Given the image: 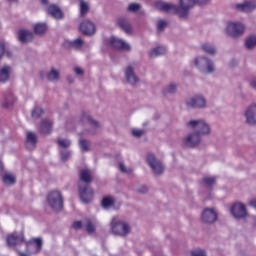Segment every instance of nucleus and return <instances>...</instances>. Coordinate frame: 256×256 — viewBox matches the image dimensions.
<instances>
[{
	"label": "nucleus",
	"mask_w": 256,
	"mask_h": 256,
	"mask_svg": "<svg viewBox=\"0 0 256 256\" xmlns=\"http://www.w3.org/2000/svg\"><path fill=\"white\" fill-rule=\"evenodd\" d=\"M42 5H45L46 7L49 5V0H40Z\"/></svg>",
	"instance_id": "55"
},
{
	"label": "nucleus",
	"mask_w": 256,
	"mask_h": 256,
	"mask_svg": "<svg viewBox=\"0 0 256 256\" xmlns=\"http://www.w3.org/2000/svg\"><path fill=\"white\" fill-rule=\"evenodd\" d=\"M143 133H145V131L141 130V129H133L132 130V135L134 137H141V135H143Z\"/></svg>",
	"instance_id": "49"
},
{
	"label": "nucleus",
	"mask_w": 256,
	"mask_h": 256,
	"mask_svg": "<svg viewBox=\"0 0 256 256\" xmlns=\"http://www.w3.org/2000/svg\"><path fill=\"white\" fill-rule=\"evenodd\" d=\"M80 31H82L83 35H95V24L89 20H85L80 24Z\"/></svg>",
	"instance_id": "19"
},
{
	"label": "nucleus",
	"mask_w": 256,
	"mask_h": 256,
	"mask_svg": "<svg viewBox=\"0 0 256 256\" xmlns=\"http://www.w3.org/2000/svg\"><path fill=\"white\" fill-rule=\"evenodd\" d=\"M141 9V4L139 3H132L128 6V11L135 13Z\"/></svg>",
	"instance_id": "43"
},
{
	"label": "nucleus",
	"mask_w": 256,
	"mask_h": 256,
	"mask_svg": "<svg viewBox=\"0 0 256 256\" xmlns=\"http://www.w3.org/2000/svg\"><path fill=\"white\" fill-rule=\"evenodd\" d=\"M84 229L89 235H93L95 231L97 230V226L99 225V222L96 219H85L83 221Z\"/></svg>",
	"instance_id": "20"
},
{
	"label": "nucleus",
	"mask_w": 256,
	"mask_h": 256,
	"mask_svg": "<svg viewBox=\"0 0 256 256\" xmlns=\"http://www.w3.org/2000/svg\"><path fill=\"white\" fill-rule=\"evenodd\" d=\"M47 12L49 13V15H51L55 19H62L63 18V12L61 11V8L58 7L55 4L49 5L48 8H47Z\"/></svg>",
	"instance_id": "24"
},
{
	"label": "nucleus",
	"mask_w": 256,
	"mask_h": 256,
	"mask_svg": "<svg viewBox=\"0 0 256 256\" xmlns=\"http://www.w3.org/2000/svg\"><path fill=\"white\" fill-rule=\"evenodd\" d=\"M249 85H250V87H252V89H255V91H256V78H252L249 81Z\"/></svg>",
	"instance_id": "51"
},
{
	"label": "nucleus",
	"mask_w": 256,
	"mask_h": 256,
	"mask_svg": "<svg viewBox=\"0 0 256 256\" xmlns=\"http://www.w3.org/2000/svg\"><path fill=\"white\" fill-rule=\"evenodd\" d=\"M59 70L55 68H51V70L47 74L48 81H59Z\"/></svg>",
	"instance_id": "31"
},
{
	"label": "nucleus",
	"mask_w": 256,
	"mask_h": 256,
	"mask_svg": "<svg viewBox=\"0 0 256 256\" xmlns=\"http://www.w3.org/2000/svg\"><path fill=\"white\" fill-rule=\"evenodd\" d=\"M20 256H27L26 254H24V253H20Z\"/></svg>",
	"instance_id": "58"
},
{
	"label": "nucleus",
	"mask_w": 256,
	"mask_h": 256,
	"mask_svg": "<svg viewBox=\"0 0 256 256\" xmlns=\"http://www.w3.org/2000/svg\"><path fill=\"white\" fill-rule=\"evenodd\" d=\"M61 161H69L71 159V152L66 150H60Z\"/></svg>",
	"instance_id": "41"
},
{
	"label": "nucleus",
	"mask_w": 256,
	"mask_h": 256,
	"mask_svg": "<svg viewBox=\"0 0 256 256\" xmlns=\"http://www.w3.org/2000/svg\"><path fill=\"white\" fill-rule=\"evenodd\" d=\"M79 145L81 151H89V143L87 140H80Z\"/></svg>",
	"instance_id": "46"
},
{
	"label": "nucleus",
	"mask_w": 256,
	"mask_h": 256,
	"mask_svg": "<svg viewBox=\"0 0 256 256\" xmlns=\"http://www.w3.org/2000/svg\"><path fill=\"white\" fill-rule=\"evenodd\" d=\"M27 253H39L43 247V240L41 238H34L26 243Z\"/></svg>",
	"instance_id": "16"
},
{
	"label": "nucleus",
	"mask_w": 256,
	"mask_h": 256,
	"mask_svg": "<svg viewBox=\"0 0 256 256\" xmlns=\"http://www.w3.org/2000/svg\"><path fill=\"white\" fill-rule=\"evenodd\" d=\"M194 65L200 73L204 75H211L215 73V62L205 56H197L194 58Z\"/></svg>",
	"instance_id": "4"
},
{
	"label": "nucleus",
	"mask_w": 256,
	"mask_h": 256,
	"mask_svg": "<svg viewBox=\"0 0 256 256\" xmlns=\"http://www.w3.org/2000/svg\"><path fill=\"white\" fill-rule=\"evenodd\" d=\"M124 76L129 83V85H132V87H135V85H139V76L135 73V65H128L124 70Z\"/></svg>",
	"instance_id": "11"
},
{
	"label": "nucleus",
	"mask_w": 256,
	"mask_h": 256,
	"mask_svg": "<svg viewBox=\"0 0 256 256\" xmlns=\"http://www.w3.org/2000/svg\"><path fill=\"white\" fill-rule=\"evenodd\" d=\"M65 46L72 47L73 49H81L83 47V40L78 38L74 41H66Z\"/></svg>",
	"instance_id": "28"
},
{
	"label": "nucleus",
	"mask_w": 256,
	"mask_h": 256,
	"mask_svg": "<svg viewBox=\"0 0 256 256\" xmlns=\"http://www.w3.org/2000/svg\"><path fill=\"white\" fill-rule=\"evenodd\" d=\"M199 143H201V136L197 132L188 134L183 140L185 147H197Z\"/></svg>",
	"instance_id": "14"
},
{
	"label": "nucleus",
	"mask_w": 256,
	"mask_h": 256,
	"mask_svg": "<svg viewBox=\"0 0 256 256\" xmlns=\"http://www.w3.org/2000/svg\"><path fill=\"white\" fill-rule=\"evenodd\" d=\"M245 117L249 125H256V103H252L246 108Z\"/></svg>",
	"instance_id": "17"
},
{
	"label": "nucleus",
	"mask_w": 256,
	"mask_h": 256,
	"mask_svg": "<svg viewBox=\"0 0 256 256\" xmlns=\"http://www.w3.org/2000/svg\"><path fill=\"white\" fill-rule=\"evenodd\" d=\"M89 13V4L83 0H80V15L85 17Z\"/></svg>",
	"instance_id": "36"
},
{
	"label": "nucleus",
	"mask_w": 256,
	"mask_h": 256,
	"mask_svg": "<svg viewBox=\"0 0 256 256\" xmlns=\"http://www.w3.org/2000/svg\"><path fill=\"white\" fill-rule=\"evenodd\" d=\"M18 39L20 43H28V41H33V33L29 30H20L18 33Z\"/></svg>",
	"instance_id": "25"
},
{
	"label": "nucleus",
	"mask_w": 256,
	"mask_h": 256,
	"mask_svg": "<svg viewBox=\"0 0 256 256\" xmlns=\"http://www.w3.org/2000/svg\"><path fill=\"white\" fill-rule=\"evenodd\" d=\"M10 76H11V67L4 66L0 69V83H5L9 81Z\"/></svg>",
	"instance_id": "27"
},
{
	"label": "nucleus",
	"mask_w": 256,
	"mask_h": 256,
	"mask_svg": "<svg viewBox=\"0 0 256 256\" xmlns=\"http://www.w3.org/2000/svg\"><path fill=\"white\" fill-rule=\"evenodd\" d=\"M186 127L194 129L200 137L211 135V126L204 119L190 120L186 123Z\"/></svg>",
	"instance_id": "5"
},
{
	"label": "nucleus",
	"mask_w": 256,
	"mask_h": 256,
	"mask_svg": "<svg viewBox=\"0 0 256 256\" xmlns=\"http://www.w3.org/2000/svg\"><path fill=\"white\" fill-rule=\"evenodd\" d=\"M58 145L63 149H68V147H71V140L60 138L58 139Z\"/></svg>",
	"instance_id": "38"
},
{
	"label": "nucleus",
	"mask_w": 256,
	"mask_h": 256,
	"mask_svg": "<svg viewBox=\"0 0 256 256\" xmlns=\"http://www.w3.org/2000/svg\"><path fill=\"white\" fill-rule=\"evenodd\" d=\"M113 205H115L114 197L106 196L102 199V207L104 209H111V207H113Z\"/></svg>",
	"instance_id": "29"
},
{
	"label": "nucleus",
	"mask_w": 256,
	"mask_h": 256,
	"mask_svg": "<svg viewBox=\"0 0 256 256\" xmlns=\"http://www.w3.org/2000/svg\"><path fill=\"white\" fill-rule=\"evenodd\" d=\"M5 55V42L0 40V59Z\"/></svg>",
	"instance_id": "50"
},
{
	"label": "nucleus",
	"mask_w": 256,
	"mask_h": 256,
	"mask_svg": "<svg viewBox=\"0 0 256 256\" xmlns=\"http://www.w3.org/2000/svg\"><path fill=\"white\" fill-rule=\"evenodd\" d=\"M167 27V21L165 20H160L157 23V31L159 33H161V31H163V29H165Z\"/></svg>",
	"instance_id": "45"
},
{
	"label": "nucleus",
	"mask_w": 256,
	"mask_h": 256,
	"mask_svg": "<svg viewBox=\"0 0 256 256\" xmlns=\"http://www.w3.org/2000/svg\"><path fill=\"white\" fill-rule=\"evenodd\" d=\"M191 255L192 256H207V254L204 252V250H201V249L192 251Z\"/></svg>",
	"instance_id": "48"
},
{
	"label": "nucleus",
	"mask_w": 256,
	"mask_h": 256,
	"mask_svg": "<svg viewBox=\"0 0 256 256\" xmlns=\"http://www.w3.org/2000/svg\"><path fill=\"white\" fill-rule=\"evenodd\" d=\"M41 115H43V109H41V107H35L32 110L33 119H39V117H41Z\"/></svg>",
	"instance_id": "42"
},
{
	"label": "nucleus",
	"mask_w": 256,
	"mask_h": 256,
	"mask_svg": "<svg viewBox=\"0 0 256 256\" xmlns=\"http://www.w3.org/2000/svg\"><path fill=\"white\" fill-rule=\"evenodd\" d=\"M118 25L121 27V29H123V31H125V33H131V24H129L125 18H120L118 20Z\"/></svg>",
	"instance_id": "30"
},
{
	"label": "nucleus",
	"mask_w": 256,
	"mask_h": 256,
	"mask_svg": "<svg viewBox=\"0 0 256 256\" xmlns=\"http://www.w3.org/2000/svg\"><path fill=\"white\" fill-rule=\"evenodd\" d=\"M93 181L91 171L83 169L80 171L79 193L82 203H90L93 200V189L89 187V183Z\"/></svg>",
	"instance_id": "2"
},
{
	"label": "nucleus",
	"mask_w": 256,
	"mask_h": 256,
	"mask_svg": "<svg viewBox=\"0 0 256 256\" xmlns=\"http://www.w3.org/2000/svg\"><path fill=\"white\" fill-rule=\"evenodd\" d=\"M45 31H47V24L45 23H38L34 26V33H36V35H43Z\"/></svg>",
	"instance_id": "33"
},
{
	"label": "nucleus",
	"mask_w": 256,
	"mask_h": 256,
	"mask_svg": "<svg viewBox=\"0 0 256 256\" xmlns=\"http://www.w3.org/2000/svg\"><path fill=\"white\" fill-rule=\"evenodd\" d=\"M175 91H177V84L171 83L164 88L163 93L167 95V93H175Z\"/></svg>",
	"instance_id": "39"
},
{
	"label": "nucleus",
	"mask_w": 256,
	"mask_h": 256,
	"mask_svg": "<svg viewBox=\"0 0 256 256\" xmlns=\"http://www.w3.org/2000/svg\"><path fill=\"white\" fill-rule=\"evenodd\" d=\"M225 32L229 37H241L245 33V24L239 21H229L226 24Z\"/></svg>",
	"instance_id": "7"
},
{
	"label": "nucleus",
	"mask_w": 256,
	"mask_h": 256,
	"mask_svg": "<svg viewBox=\"0 0 256 256\" xmlns=\"http://www.w3.org/2000/svg\"><path fill=\"white\" fill-rule=\"evenodd\" d=\"M7 57H11V53L7 52Z\"/></svg>",
	"instance_id": "57"
},
{
	"label": "nucleus",
	"mask_w": 256,
	"mask_h": 256,
	"mask_svg": "<svg viewBox=\"0 0 256 256\" xmlns=\"http://www.w3.org/2000/svg\"><path fill=\"white\" fill-rule=\"evenodd\" d=\"M74 71H75L76 75H81L83 73V69H81L80 67H75Z\"/></svg>",
	"instance_id": "52"
},
{
	"label": "nucleus",
	"mask_w": 256,
	"mask_h": 256,
	"mask_svg": "<svg viewBox=\"0 0 256 256\" xmlns=\"http://www.w3.org/2000/svg\"><path fill=\"white\" fill-rule=\"evenodd\" d=\"M250 207H253L254 209H256V199H253L249 202Z\"/></svg>",
	"instance_id": "54"
},
{
	"label": "nucleus",
	"mask_w": 256,
	"mask_h": 256,
	"mask_svg": "<svg viewBox=\"0 0 256 256\" xmlns=\"http://www.w3.org/2000/svg\"><path fill=\"white\" fill-rule=\"evenodd\" d=\"M37 147V134L35 132H27L26 133V148L29 151H33Z\"/></svg>",
	"instance_id": "23"
},
{
	"label": "nucleus",
	"mask_w": 256,
	"mask_h": 256,
	"mask_svg": "<svg viewBox=\"0 0 256 256\" xmlns=\"http://www.w3.org/2000/svg\"><path fill=\"white\" fill-rule=\"evenodd\" d=\"M6 241L8 247H15L16 245H19V243H23L25 238L23 237V234L13 233L7 237Z\"/></svg>",
	"instance_id": "21"
},
{
	"label": "nucleus",
	"mask_w": 256,
	"mask_h": 256,
	"mask_svg": "<svg viewBox=\"0 0 256 256\" xmlns=\"http://www.w3.org/2000/svg\"><path fill=\"white\" fill-rule=\"evenodd\" d=\"M39 131L42 135H49L53 131V121L51 119H43L40 123Z\"/></svg>",
	"instance_id": "22"
},
{
	"label": "nucleus",
	"mask_w": 256,
	"mask_h": 256,
	"mask_svg": "<svg viewBox=\"0 0 256 256\" xmlns=\"http://www.w3.org/2000/svg\"><path fill=\"white\" fill-rule=\"evenodd\" d=\"M80 121L82 125H85V127H89V130H87V133L89 135H95L96 133H99V131H101V125L99 124V122L91 118V114H89V112H83Z\"/></svg>",
	"instance_id": "6"
},
{
	"label": "nucleus",
	"mask_w": 256,
	"mask_h": 256,
	"mask_svg": "<svg viewBox=\"0 0 256 256\" xmlns=\"http://www.w3.org/2000/svg\"><path fill=\"white\" fill-rule=\"evenodd\" d=\"M201 219L203 223H215L217 221V210L214 208H206L203 210Z\"/></svg>",
	"instance_id": "13"
},
{
	"label": "nucleus",
	"mask_w": 256,
	"mask_h": 256,
	"mask_svg": "<svg viewBox=\"0 0 256 256\" xmlns=\"http://www.w3.org/2000/svg\"><path fill=\"white\" fill-rule=\"evenodd\" d=\"M235 9H237V11H242L243 13H251V11H255L256 9V1L252 0L236 4Z\"/></svg>",
	"instance_id": "18"
},
{
	"label": "nucleus",
	"mask_w": 256,
	"mask_h": 256,
	"mask_svg": "<svg viewBox=\"0 0 256 256\" xmlns=\"http://www.w3.org/2000/svg\"><path fill=\"white\" fill-rule=\"evenodd\" d=\"M245 47L246 49H253V47H256V36H249L245 40Z\"/></svg>",
	"instance_id": "35"
},
{
	"label": "nucleus",
	"mask_w": 256,
	"mask_h": 256,
	"mask_svg": "<svg viewBox=\"0 0 256 256\" xmlns=\"http://www.w3.org/2000/svg\"><path fill=\"white\" fill-rule=\"evenodd\" d=\"M165 53H167V48H165V46H157L150 50L149 58L155 59V57H160V55H165Z\"/></svg>",
	"instance_id": "26"
},
{
	"label": "nucleus",
	"mask_w": 256,
	"mask_h": 256,
	"mask_svg": "<svg viewBox=\"0 0 256 256\" xmlns=\"http://www.w3.org/2000/svg\"><path fill=\"white\" fill-rule=\"evenodd\" d=\"M231 213L235 219H243L247 215V209L243 203L237 202L231 207Z\"/></svg>",
	"instance_id": "15"
},
{
	"label": "nucleus",
	"mask_w": 256,
	"mask_h": 256,
	"mask_svg": "<svg viewBox=\"0 0 256 256\" xmlns=\"http://www.w3.org/2000/svg\"><path fill=\"white\" fill-rule=\"evenodd\" d=\"M11 1H17V0H11Z\"/></svg>",
	"instance_id": "59"
},
{
	"label": "nucleus",
	"mask_w": 256,
	"mask_h": 256,
	"mask_svg": "<svg viewBox=\"0 0 256 256\" xmlns=\"http://www.w3.org/2000/svg\"><path fill=\"white\" fill-rule=\"evenodd\" d=\"M202 50L204 51V53H207L208 55H215V53H217L215 46H213L210 43H204L202 45Z\"/></svg>",
	"instance_id": "32"
},
{
	"label": "nucleus",
	"mask_w": 256,
	"mask_h": 256,
	"mask_svg": "<svg viewBox=\"0 0 256 256\" xmlns=\"http://www.w3.org/2000/svg\"><path fill=\"white\" fill-rule=\"evenodd\" d=\"M138 191H139V193H147V186H140Z\"/></svg>",
	"instance_id": "53"
},
{
	"label": "nucleus",
	"mask_w": 256,
	"mask_h": 256,
	"mask_svg": "<svg viewBox=\"0 0 256 256\" xmlns=\"http://www.w3.org/2000/svg\"><path fill=\"white\" fill-rule=\"evenodd\" d=\"M187 107H192V109H205L207 107V99L201 94H197L186 100Z\"/></svg>",
	"instance_id": "9"
},
{
	"label": "nucleus",
	"mask_w": 256,
	"mask_h": 256,
	"mask_svg": "<svg viewBox=\"0 0 256 256\" xmlns=\"http://www.w3.org/2000/svg\"><path fill=\"white\" fill-rule=\"evenodd\" d=\"M72 227H73V229H75L76 231H78V229H83V227H85V226H84L83 222H81V221H76V222H74V223L72 224Z\"/></svg>",
	"instance_id": "47"
},
{
	"label": "nucleus",
	"mask_w": 256,
	"mask_h": 256,
	"mask_svg": "<svg viewBox=\"0 0 256 256\" xmlns=\"http://www.w3.org/2000/svg\"><path fill=\"white\" fill-rule=\"evenodd\" d=\"M6 105L5 107H9V105H12V103H15V96H13L12 93H9L6 97Z\"/></svg>",
	"instance_id": "44"
},
{
	"label": "nucleus",
	"mask_w": 256,
	"mask_h": 256,
	"mask_svg": "<svg viewBox=\"0 0 256 256\" xmlns=\"http://www.w3.org/2000/svg\"><path fill=\"white\" fill-rule=\"evenodd\" d=\"M109 44L111 47H114V49H119L120 51H131V45L117 37H111L109 39Z\"/></svg>",
	"instance_id": "12"
},
{
	"label": "nucleus",
	"mask_w": 256,
	"mask_h": 256,
	"mask_svg": "<svg viewBox=\"0 0 256 256\" xmlns=\"http://www.w3.org/2000/svg\"><path fill=\"white\" fill-rule=\"evenodd\" d=\"M15 180L16 178L13 174L6 173L3 175V183H5V185H14Z\"/></svg>",
	"instance_id": "34"
},
{
	"label": "nucleus",
	"mask_w": 256,
	"mask_h": 256,
	"mask_svg": "<svg viewBox=\"0 0 256 256\" xmlns=\"http://www.w3.org/2000/svg\"><path fill=\"white\" fill-rule=\"evenodd\" d=\"M216 181H217V178H215L213 176L204 177V184L206 185V187H213V185H215Z\"/></svg>",
	"instance_id": "37"
},
{
	"label": "nucleus",
	"mask_w": 256,
	"mask_h": 256,
	"mask_svg": "<svg viewBox=\"0 0 256 256\" xmlns=\"http://www.w3.org/2000/svg\"><path fill=\"white\" fill-rule=\"evenodd\" d=\"M196 3L198 5H205V3H209V0H179V6L167 2H160L157 3V7L160 11L177 13L181 19H186L189 16V9H193Z\"/></svg>",
	"instance_id": "1"
},
{
	"label": "nucleus",
	"mask_w": 256,
	"mask_h": 256,
	"mask_svg": "<svg viewBox=\"0 0 256 256\" xmlns=\"http://www.w3.org/2000/svg\"><path fill=\"white\" fill-rule=\"evenodd\" d=\"M146 161L155 175H161V173L165 171V166H163V163L157 160L153 154H148Z\"/></svg>",
	"instance_id": "10"
},
{
	"label": "nucleus",
	"mask_w": 256,
	"mask_h": 256,
	"mask_svg": "<svg viewBox=\"0 0 256 256\" xmlns=\"http://www.w3.org/2000/svg\"><path fill=\"white\" fill-rule=\"evenodd\" d=\"M3 171V163L0 161V173Z\"/></svg>",
	"instance_id": "56"
},
{
	"label": "nucleus",
	"mask_w": 256,
	"mask_h": 256,
	"mask_svg": "<svg viewBox=\"0 0 256 256\" xmlns=\"http://www.w3.org/2000/svg\"><path fill=\"white\" fill-rule=\"evenodd\" d=\"M48 203L52 209L59 211L63 209V196L61 192L54 190L48 194Z\"/></svg>",
	"instance_id": "8"
},
{
	"label": "nucleus",
	"mask_w": 256,
	"mask_h": 256,
	"mask_svg": "<svg viewBox=\"0 0 256 256\" xmlns=\"http://www.w3.org/2000/svg\"><path fill=\"white\" fill-rule=\"evenodd\" d=\"M110 229L111 233L118 237H127V235L131 233V225L125 221L119 220L117 217L112 218Z\"/></svg>",
	"instance_id": "3"
},
{
	"label": "nucleus",
	"mask_w": 256,
	"mask_h": 256,
	"mask_svg": "<svg viewBox=\"0 0 256 256\" xmlns=\"http://www.w3.org/2000/svg\"><path fill=\"white\" fill-rule=\"evenodd\" d=\"M118 169L122 172V173H126V175H129L131 173H133V168H127L125 166L124 163L120 162L118 165Z\"/></svg>",
	"instance_id": "40"
}]
</instances>
